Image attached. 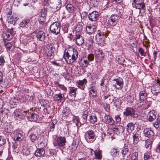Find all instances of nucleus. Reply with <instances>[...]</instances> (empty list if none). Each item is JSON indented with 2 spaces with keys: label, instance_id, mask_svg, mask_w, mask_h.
I'll list each match as a JSON object with an SVG mask.
<instances>
[{
  "label": "nucleus",
  "instance_id": "nucleus-28",
  "mask_svg": "<svg viewBox=\"0 0 160 160\" xmlns=\"http://www.w3.org/2000/svg\"><path fill=\"white\" fill-rule=\"evenodd\" d=\"M134 129V124L132 122H130L127 125V130L129 132H131Z\"/></svg>",
  "mask_w": 160,
  "mask_h": 160
},
{
  "label": "nucleus",
  "instance_id": "nucleus-62",
  "mask_svg": "<svg viewBox=\"0 0 160 160\" xmlns=\"http://www.w3.org/2000/svg\"><path fill=\"white\" fill-rule=\"evenodd\" d=\"M59 88L63 91L66 92L67 91V88L63 85H60Z\"/></svg>",
  "mask_w": 160,
  "mask_h": 160
},
{
  "label": "nucleus",
  "instance_id": "nucleus-15",
  "mask_svg": "<svg viewBox=\"0 0 160 160\" xmlns=\"http://www.w3.org/2000/svg\"><path fill=\"white\" fill-rule=\"evenodd\" d=\"M105 123L110 125H114L115 123L112 118L108 115H106L104 117Z\"/></svg>",
  "mask_w": 160,
  "mask_h": 160
},
{
  "label": "nucleus",
  "instance_id": "nucleus-34",
  "mask_svg": "<svg viewBox=\"0 0 160 160\" xmlns=\"http://www.w3.org/2000/svg\"><path fill=\"white\" fill-rule=\"evenodd\" d=\"M90 92L92 95L93 97H95L97 95V90L95 87L94 86H92L90 88Z\"/></svg>",
  "mask_w": 160,
  "mask_h": 160
},
{
  "label": "nucleus",
  "instance_id": "nucleus-16",
  "mask_svg": "<svg viewBox=\"0 0 160 160\" xmlns=\"http://www.w3.org/2000/svg\"><path fill=\"white\" fill-rule=\"evenodd\" d=\"M26 115L27 116L28 119L30 121H35L38 118V116L36 114L34 113L28 112L26 114Z\"/></svg>",
  "mask_w": 160,
  "mask_h": 160
},
{
  "label": "nucleus",
  "instance_id": "nucleus-26",
  "mask_svg": "<svg viewBox=\"0 0 160 160\" xmlns=\"http://www.w3.org/2000/svg\"><path fill=\"white\" fill-rule=\"evenodd\" d=\"M30 22V20L28 18H26L21 22L20 24V27L22 28L25 27L28 25Z\"/></svg>",
  "mask_w": 160,
  "mask_h": 160
},
{
  "label": "nucleus",
  "instance_id": "nucleus-36",
  "mask_svg": "<svg viewBox=\"0 0 160 160\" xmlns=\"http://www.w3.org/2000/svg\"><path fill=\"white\" fill-rule=\"evenodd\" d=\"M47 49L46 50L54 51L55 50V48L54 47V44L53 43H48L46 46Z\"/></svg>",
  "mask_w": 160,
  "mask_h": 160
},
{
  "label": "nucleus",
  "instance_id": "nucleus-31",
  "mask_svg": "<svg viewBox=\"0 0 160 160\" xmlns=\"http://www.w3.org/2000/svg\"><path fill=\"white\" fill-rule=\"evenodd\" d=\"M97 118L95 115H91L89 116V121L90 123L94 124L97 122Z\"/></svg>",
  "mask_w": 160,
  "mask_h": 160
},
{
  "label": "nucleus",
  "instance_id": "nucleus-35",
  "mask_svg": "<svg viewBox=\"0 0 160 160\" xmlns=\"http://www.w3.org/2000/svg\"><path fill=\"white\" fill-rule=\"evenodd\" d=\"M22 134L19 132H16L15 134L14 140L15 141L20 142L22 140Z\"/></svg>",
  "mask_w": 160,
  "mask_h": 160
},
{
  "label": "nucleus",
  "instance_id": "nucleus-24",
  "mask_svg": "<svg viewBox=\"0 0 160 160\" xmlns=\"http://www.w3.org/2000/svg\"><path fill=\"white\" fill-rule=\"evenodd\" d=\"M79 64L81 67H86L89 65V62L88 60H85L83 58L80 60Z\"/></svg>",
  "mask_w": 160,
  "mask_h": 160
},
{
  "label": "nucleus",
  "instance_id": "nucleus-37",
  "mask_svg": "<svg viewBox=\"0 0 160 160\" xmlns=\"http://www.w3.org/2000/svg\"><path fill=\"white\" fill-rule=\"evenodd\" d=\"M88 3L89 5L92 7H96L98 4L97 0H89Z\"/></svg>",
  "mask_w": 160,
  "mask_h": 160
},
{
  "label": "nucleus",
  "instance_id": "nucleus-11",
  "mask_svg": "<svg viewBox=\"0 0 160 160\" xmlns=\"http://www.w3.org/2000/svg\"><path fill=\"white\" fill-rule=\"evenodd\" d=\"M53 3V8L55 9L54 12L59 10L61 6V0H52Z\"/></svg>",
  "mask_w": 160,
  "mask_h": 160
},
{
  "label": "nucleus",
  "instance_id": "nucleus-14",
  "mask_svg": "<svg viewBox=\"0 0 160 160\" xmlns=\"http://www.w3.org/2000/svg\"><path fill=\"white\" fill-rule=\"evenodd\" d=\"M53 98L55 101L60 102H64L65 100L64 95L61 93L55 94L54 95Z\"/></svg>",
  "mask_w": 160,
  "mask_h": 160
},
{
  "label": "nucleus",
  "instance_id": "nucleus-5",
  "mask_svg": "<svg viewBox=\"0 0 160 160\" xmlns=\"http://www.w3.org/2000/svg\"><path fill=\"white\" fill-rule=\"evenodd\" d=\"M119 18V16L117 14H113L109 18L108 23L111 26H115L117 24Z\"/></svg>",
  "mask_w": 160,
  "mask_h": 160
},
{
  "label": "nucleus",
  "instance_id": "nucleus-23",
  "mask_svg": "<svg viewBox=\"0 0 160 160\" xmlns=\"http://www.w3.org/2000/svg\"><path fill=\"white\" fill-rule=\"evenodd\" d=\"M140 135L138 133L134 134L132 135V139L133 143L134 145L137 144L139 141Z\"/></svg>",
  "mask_w": 160,
  "mask_h": 160
},
{
  "label": "nucleus",
  "instance_id": "nucleus-19",
  "mask_svg": "<svg viewBox=\"0 0 160 160\" xmlns=\"http://www.w3.org/2000/svg\"><path fill=\"white\" fill-rule=\"evenodd\" d=\"M57 142L59 146L63 147L65 145L66 141L64 137L61 136L57 138Z\"/></svg>",
  "mask_w": 160,
  "mask_h": 160
},
{
  "label": "nucleus",
  "instance_id": "nucleus-41",
  "mask_svg": "<svg viewBox=\"0 0 160 160\" xmlns=\"http://www.w3.org/2000/svg\"><path fill=\"white\" fill-rule=\"evenodd\" d=\"M30 140L32 142H34L38 139L37 136L34 134H31L29 136Z\"/></svg>",
  "mask_w": 160,
  "mask_h": 160
},
{
  "label": "nucleus",
  "instance_id": "nucleus-44",
  "mask_svg": "<svg viewBox=\"0 0 160 160\" xmlns=\"http://www.w3.org/2000/svg\"><path fill=\"white\" fill-rule=\"evenodd\" d=\"M121 100L118 99H115L114 102V104L116 108L119 107L121 105Z\"/></svg>",
  "mask_w": 160,
  "mask_h": 160
},
{
  "label": "nucleus",
  "instance_id": "nucleus-9",
  "mask_svg": "<svg viewBox=\"0 0 160 160\" xmlns=\"http://www.w3.org/2000/svg\"><path fill=\"white\" fill-rule=\"evenodd\" d=\"M77 88L74 87H69V97H70L71 99H75L77 94Z\"/></svg>",
  "mask_w": 160,
  "mask_h": 160
},
{
  "label": "nucleus",
  "instance_id": "nucleus-12",
  "mask_svg": "<svg viewBox=\"0 0 160 160\" xmlns=\"http://www.w3.org/2000/svg\"><path fill=\"white\" fill-rule=\"evenodd\" d=\"M74 40H75L76 43L78 45H81L84 42L83 37L79 33L76 34Z\"/></svg>",
  "mask_w": 160,
  "mask_h": 160
},
{
  "label": "nucleus",
  "instance_id": "nucleus-7",
  "mask_svg": "<svg viewBox=\"0 0 160 160\" xmlns=\"http://www.w3.org/2000/svg\"><path fill=\"white\" fill-rule=\"evenodd\" d=\"M37 39L39 41L43 42L46 37V34L42 30H36L34 31Z\"/></svg>",
  "mask_w": 160,
  "mask_h": 160
},
{
  "label": "nucleus",
  "instance_id": "nucleus-43",
  "mask_svg": "<svg viewBox=\"0 0 160 160\" xmlns=\"http://www.w3.org/2000/svg\"><path fill=\"white\" fill-rule=\"evenodd\" d=\"M138 152H135L132 154L131 159V160H138Z\"/></svg>",
  "mask_w": 160,
  "mask_h": 160
},
{
  "label": "nucleus",
  "instance_id": "nucleus-56",
  "mask_svg": "<svg viewBox=\"0 0 160 160\" xmlns=\"http://www.w3.org/2000/svg\"><path fill=\"white\" fill-rule=\"evenodd\" d=\"M94 59V56L93 54H89L88 56V60L92 61Z\"/></svg>",
  "mask_w": 160,
  "mask_h": 160
},
{
  "label": "nucleus",
  "instance_id": "nucleus-10",
  "mask_svg": "<svg viewBox=\"0 0 160 160\" xmlns=\"http://www.w3.org/2000/svg\"><path fill=\"white\" fill-rule=\"evenodd\" d=\"M143 132L144 136L145 137L149 138H151L153 136L154 134L153 131L149 128H146L144 129Z\"/></svg>",
  "mask_w": 160,
  "mask_h": 160
},
{
  "label": "nucleus",
  "instance_id": "nucleus-30",
  "mask_svg": "<svg viewBox=\"0 0 160 160\" xmlns=\"http://www.w3.org/2000/svg\"><path fill=\"white\" fill-rule=\"evenodd\" d=\"M3 36L4 40H5L8 41L11 40L13 37V35L11 34L8 32L4 33Z\"/></svg>",
  "mask_w": 160,
  "mask_h": 160
},
{
  "label": "nucleus",
  "instance_id": "nucleus-8",
  "mask_svg": "<svg viewBox=\"0 0 160 160\" xmlns=\"http://www.w3.org/2000/svg\"><path fill=\"white\" fill-rule=\"evenodd\" d=\"M113 85L116 89H121L123 86V82L122 80L119 79H114L113 80Z\"/></svg>",
  "mask_w": 160,
  "mask_h": 160
},
{
  "label": "nucleus",
  "instance_id": "nucleus-29",
  "mask_svg": "<svg viewBox=\"0 0 160 160\" xmlns=\"http://www.w3.org/2000/svg\"><path fill=\"white\" fill-rule=\"evenodd\" d=\"M27 112V111H25L22 110L16 109L14 111V113L16 117H19L22 115L23 112L26 113Z\"/></svg>",
  "mask_w": 160,
  "mask_h": 160
},
{
  "label": "nucleus",
  "instance_id": "nucleus-4",
  "mask_svg": "<svg viewBox=\"0 0 160 160\" xmlns=\"http://www.w3.org/2000/svg\"><path fill=\"white\" fill-rule=\"evenodd\" d=\"M123 114L126 117L130 116L132 118H137L138 114L135 113V110L132 108L127 107L123 112Z\"/></svg>",
  "mask_w": 160,
  "mask_h": 160
},
{
  "label": "nucleus",
  "instance_id": "nucleus-57",
  "mask_svg": "<svg viewBox=\"0 0 160 160\" xmlns=\"http://www.w3.org/2000/svg\"><path fill=\"white\" fill-rule=\"evenodd\" d=\"M82 30V27L80 25H77L76 27V32H79L81 31Z\"/></svg>",
  "mask_w": 160,
  "mask_h": 160
},
{
  "label": "nucleus",
  "instance_id": "nucleus-52",
  "mask_svg": "<svg viewBox=\"0 0 160 160\" xmlns=\"http://www.w3.org/2000/svg\"><path fill=\"white\" fill-rule=\"evenodd\" d=\"M107 133L108 135H111L113 133L114 134V128H108L107 130Z\"/></svg>",
  "mask_w": 160,
  "mask_h": 160
},
{
  "label": "nucleus",
  "instance_id": "nucleus-13",
  "mask_svg": "<svg viewBox=\"0 0 160 160\" xmlns=\"http://www.w3.org/2000/svg\"><path fill=\"white\" fill-rule=\"evenodd\" d=\"M114 134L117 135H122L123 133L124 130L122 126L118 125L114 127Z\"/></svg>",
  "mask_w": 160,
  "mask_h": 160
},
{
  "label": "nucleus",
  "instance_id": "nucleus-40",
  "mask_svg": "<svg viewBox=\"0 0 160 160\" xmlns=\"http://www.w3.org/2000/svg\"><path fill=\"white\" fill-rule=\"evenodd\" d=\"M47 8H44L42 9L41 12V17L44 19L47 13Z\"/></svg>",
  "mask_w": 160,
  "mask_h": 160
},
{
  "label": "nucleus",
  "instance_id": "nucleus-39",
  "mask_svg": "<svg viewBox=\"0 0 160 160\" xmlns=\"http://www.w3.org/2000/svg\"><path fill=\"white\" fill-rule=\"evenodd\" d=\"M54 51L46 50L45 53L47 56L50 58H52L53 56V53Z\"/></svg>",
  "mask_w": 160,
  "mask_h": 160
},
{
  "label": "nucleus",
  "instance_id": "nucleus-17",
  "mask_svg": "<svg viewBox=\"0 0 160 160\" xmlns=\"http://www.w3.org/2000/svg\"><path fill=\"white\" fill-rule=\"evenodd\" d=\"M156 113L154 110L150 111L148 114V119L150 122L153 121L156 118Z\"/></svg>",
  "mask_w": 160,
  "mask_h": 160
},
{
  "label": "nucleus",
  "instance_id": "nucleus-25",
  "mask_svg": "<svg viewBox=\"0 0 160 160\" xmlns=\"http://www.w3.org/2000/svg\"><path fill=\"white\" fill-rule=\"evenodd\" d=\"M111 154L113 157H116L119 155V152L117 148H114L111 150Z\"/></svg>",
  "mask_w": 160,
  "mask_h": 160
},
{
  "label": "nucleus",
  "instance_id": "nucleus-48",
  "mask_svg": "<svg viewBox=\"0 0 160 160\" xmlns=\"http://www.w3.org/2000/svg\"><path fill=\"white\" fill-rule=\"evenodd\" d=\"M136 4L137 5V7L138 8V9H140L141 8H145V4L143 2H141L140 3H137V2H135Z\"/></svg>",
  "mask_w": 160,
  "mask_h": 160
},
{
  "label": "nucleus",
  "instance_id": "nucleus-50",
  "mask_svg": "<svg viewBox=\"0 0 160 160\" xmlns=\"http://www.w3.org/2000/svg\"><path fill=\"white\" fill-rule=\"evenodd\" d=\"M5 57L3 55L0 56V66H3L5 62Z\"/></svg>",
  "mask_w": 160,
  "mask_h": 160
},
{
  "label": "nucleus",
  "instance_id": "nucleus-49",
  "mask_svg": "<svg viewBox=\"0 0 160 160\" xmlns=\"http://www.w3.org/2000/svg\"><path fill=\"white\" fill-rule=\"evenodd\" d=\"M96 158L98 159H101V152L99 151H96L94 152Z\"/></svg>",
  "mask_w": 160,
  "mask_h": 160
},
{
  "label": "nucleus",
  "instance_id": "nucleus-51",
  "mask_svg": "<svg viewBox=\"0 0 160 160\" xmlns=\"http://www.w3.org/2000/svg\"><path fill=\"white\" fill-rule=\"evenodd\" d=\"M22 151L23 154L25 155L26 156L29 155L30 153L29 150L27 148H23Z\"/></svg>",
  "mask_w": 160,
  "mask_h": 160
},
{
  "label": "nucleus",
  "instance_id": "nucleus-46",
  "mask_svg": "<svg viewBox=\"0 0 160 160\" xmlns=\"http://www.w3.org/2000/svg\"><path fill=\"white\" fill-rule=\"evenodd\" d=\"M88 112L87 110H85L83 112L82 115V118L84 120V121L86 122L88 116Z\"/></svg>",
  "mask_w": 160,
  "mask_h": 160
},
{
  "label": "nucleus",
  "instance_id": "nucleus-42",
  "mask_svg": "<svg viewBox=\"0 0 160 160\" xmlns=\"http://www.w3.org/2000/svg\"><path fill=\"white\" fill-rule=\"evenodd\" d=\"M145 147L146 148H149V147L151 148L152 146V141L149 139H148L145 141Z\"/></svg>",
  "mask_w": 160,
  "mask_h": 160
},
{
  "label": "nucleus",
  "instance_id": "nucleus-47",
  "mask_svg": "<svg viewBox=\"0 0 160 160\" xmlns=\"http://www.w3.org/2000/svg\"><path fill=\"white\" fill-rule=\"evenodd\" d=\"M6 143V140L3 137L0 136V147L2 146Z\"/></svg>",
  "mask_w": 160,
  "mask_h": 160
},
{
  "label": "nucleus",
  "instance_id": "nucleus-18",
  "mask_svg": "<svg viewBox=\"0 0 160 160\" xmlns=\"http://www.w3.org/2000/svg\"><path fill=\"white\" fill-rule=\"evenodd\" d=\"M105 56V54L102 51H98L95 57L96 59H97L100 61H102L104 59Z\"/></svg>",
  "mask_w": 160,
  "mask_h": 160
},
{
  "label": "nucleus",
  "instance_id": "nucleus-45",
  "mask_svg": "<svg viewBox=\"0 0 160 160\" xmlns=\"http://www.w3.org/2000/svg\"><path fill=\"white\" fill-rule=\"evenodd\" d=\"M146 104V102L144 100H139V102L138 103V106L142 107L143 108L145 105Z\"/></svg>",
  "mask_w": 160,
  "mask_h": 160
},
{
  "label": "nucleus",
  "instance_id": "nucleus-33",
  "mask_svg": "<svg viewBox=\"0 0 160 160\" xmlns=\"http://www.w3.org/2000/svg\"><path fill=\"white\" fill-rule=\"evenodd\" d=\"M147 96V94L145 90H143L140 92L139 93V100H144Z\"/></svg>",
  "mask_w": 160,
  "mask_h": 160
},
{
  "label": "nucleus",
  "instance_id": "nucleus-55",
  "mask_svg": "<svg viewBox=\"0 0 160 160\" xmlns=\"http://www.w3.org/2000/svg\"><path fill=\"white\" fill-rule=\"evenodd\" d=\"M96 40L98 44H101L103 42V40L102 37L97 38L95 37Z\"/></svg>",
  "mask_w": 160,
  "mask_h": 160
},
{
  "label": "nucleus",
  "instance_id": "nucleus-6",
  "mask_svg": "<svg viewBox=\"0 0 160 160\" xmlns=\"http://www.w3.org/2000/svg\"><path fill=\"white\" fill-rule=\"evenodd\" d=\"M99 16L98 13L96 11H93L89 13L88 15L89 20L93 22V25L94 26L97 25V21L98 19Z\"/></svg>",
  "mask_w": 160,
  "mask_h": 160
},
{
  "label": "nucleus",
  "instance_id": "nucleus-61",
  "mask_svg": "<svg viewBox=\"0 0 160 160\" xmlns=\"http://www.w3.org/2000/svg\"><path fill=\"white\" fill-rule=\"evenodd\" d=\"M138 51L141 55L144 56H145V55H144V51L142 48H139Z\"/></svg>",
  "mask_w": 160,
  "mask_h": 160
},
{
  "label": "nucleus",
  "instance_id": "nucleus-59",
  "mask_svg": "<svg viewBox=\"0 0 160 160\" xmlns=\"http://www.w3.org/2000/svg\"><path fill=\"white\" fill-rule=\"evenodd\" d=\"M115 118L116 122H119L121 121V118L120 117V116L119 115H117V116H115Z\"/></svg>",
  "mask_w": 160,
  "mask_h": 160
},
{
  "label": "nucleus",
  "instance_id": "nucleus-3",
  "mask_svg": "<svg viewBox=\"0 0 160 160\" xmlns=\"http://www.w3.org/2000/svg\"><path fill=\"white\" fill-rule=\"evenodd\" d=\"M95 135L93 131L89 130L85 134V137L87 141L90 143L92 142L95 140Z\"/></svg>",
  "mask_w": 160,
  "mask_h": 160
},
{
  "label": "nucleus",
  "instance_id": "nucleus-22",
  "mask_svg": "<svg viewBox=\"0 0 160 160\" xmlns=\"http://www.w3.org/2000/svg\"><path fill=\"white\" fill-rule=\"evenodd\" d=\"M4 44L8 51H12L14 50L12 45L9 42L4 40L3 41Z\"/></svg>",
  "mask_w": 160,
  "mask_h": 160
},
{
  "label": "nucleus",
  "instance_id": "nucleus-32",
  "mask_svg": "<svg viewBox=\"0 0 160 160\" xmlns=\"http://www.w3.org/2000/svg\"><path fill=\"white\" fill-rule=\"evenodd\" d=\"M128 152L129 149L128 148V146H124L122 148V151L121 152V153L123 156V157H125V155L128 153Z\"/></svg>",
  "mask_w": 160,
  "mask_h": 160
},
{
  "label": "nucleus",
  "instance_id": "nucleus-60",
  "mask_svg": "<svg viewBox=\"0 0 160 160\" xmlns=\"http://www.w3.org/2000/svg\"><path fill=\"white\" fill-rule=\"evenodd\" d=\"M7 32L13 35V34L14 33V32L13 31V28H11L10 29L8 28L7 30Z\"/></svg>",
  "mask_w": 160,
  "mask_h": 160
},
{
  "label": "nucleus",
  "instance_id": "nucleus-53",
  "mask_svg": "<svg viewBox=\"0 0 160 160\" xmlns=\"http://www.w3.org/2000/svg\"><path fill=\"white\" fill-rule=\"evenodd\" d=\"M160 123V118L158 117L157 118L156 121L155 122L153 123L154 126L156 128H157L158 127V125Z\"/></svg>",
  "mask_w": 160,
  "mask_h": 160
},
{
  "label": "nucleus",
  "instance_id": "nucleus-2",
  "mask_svg": "<svg viewBox=\"0 0 160 160\" xmlns=\"http://www.w3.org/2000/svg\"><path fill=\"white\" fill-rule=\"evenodd\" d=\"M49 29L52 33L55 35L58 34L60 31V23L58 22H53L50 26Z\"/></svg>",
  "mask_w": 160,
  "mask_h": 160
},
{
  "label": "nucleus",
  "instance_id": "nucleus-20",
  "mask_svg": "<svg viewBox=\"0 0 160 160\" xmlns=\"http://www.w3.org/2000/svg\"><path fill=\"white\" fill-rule=\"evenodd\" d=\"M45 153V151L43 148H38L36 151L34 155L37 157H40L43 156Z\"/></svg>",
  "mask_w": 160,
  "mask_h": 160
},
{
  "label": "nucleus",
  "instance_id": "nucleus-54",
  "mask_svg": "<svg viewBox=\"0 0 160 160\" xmlns=\"http://www.w3.org/2000/svg\"><path fill=\"white\" fill-rule=\"evenodd\" d=\"M55 124H54L53 122H52L49 128V131L51 132H52L54 131V129L55 128Z\"/></svg>",
  "mask_w": 160,
  "mask_h": 160
},
{
  "label": "nucleus",
  "instance_id": "nucleus-58",
  "mask_svg": "<svg viewBox=\"0 0 160 160\" xmlns=\"http://www.w3.org/2000/svg\"><path fill=\"white\" fill-rule=\"evenodd\" d=\"M64 32L65 33L67 32L68 30V26L67 25H63L62 27Z\"/></svg>",
  "mask_w": 160,
  "mask_h": 160
},
{
  "label": "nucleus",
  "instance_id": "nucleus-38",
  "mask_svg": "<svg viewBox=\"0 0 160 160\" xmlns=\"http://www.w3.org/2000/svg\"><path fill=\"white\" fill-rule=\"evenodd\" d=\"M66 9L70 13H72L74 11V7L71 4H68L66 7Z\"/></svg>",
  "mask_w": 160,
  "mask_h": 160
},
{
  "label": "nucleus",
  "instance_id": "nucleus-21",
  "mask_svg": "<svg viewBox=\"0 0 160 160\" xmlns=\"http://www.w3.org/2000/svg\"><path fill=\"white\" fill-rule=\"evenodd\" d=\"M87 83V80L85 78H84L82 80H79L77 83L79 88L82 90H84L85 87V84Z\"/></svg>",
  "mask_w": 160,
  "mask_h": 160
},
{
  "label": "nucleus",
  "instance_id": "nucleus-64",
  "mask_svg": "<svg viewBox=\"0 0 160 160\" xmlns=\"http://www.w3.org/2000/svg\"><path fill=\"white\" fill-rule=\"evenodd\" d=\"M156 151L158 152H160V142L158 143L156 148Z\"/></svg>",
  "mask_w": 160,
  "mask_h": 160
},
{
  "label": "nucleus",
  "instance_id": "nucleus-63",
  "mask_svg": "<svg viewBox=\"0 0 160 160\" xmlns=\"http://www.w3.org/2000/svg\"><path fill=\"white\" fill-rule=\"evenodd\" d=\"M16 141H14V142H13L12 148L13 149H16L18 147V143L16 142Z\"/></svg>",
  "mask_w": 160,
  "mask_h": 160
},
{
  "label": "nucleus",
  "instance_id": "nucleus-1",
  "mask_svg": "<svg viewBox=\"0 0 160 160\" xmlns=\"http://www.w3.org/2000/svg\"><path fill=\"white\" fill-rule=\"evenodd\" d=\"M63 58L67 63L71 64L77 59L78 52L74 48H68L64 51Z\"/></svg>",
  "mask_w": 160,
  "mask_h": 160
},
{
  "label": "nucleus",
  "instance_id": "nucleus-27",
  "mask_svg": "<svg viewBox=\"0 0 160 160\" xmlns=\"http://www.w3.org/2000/svg\"><path fill=\"white\" fill-rule=\"evenodd\" d=\"M79 144L78 140L77 139L74 140L72 142L71 148L72 151H76L77 148Z\"/></svg>",
  "mask_w": 160,
  "mask_h": 160
}]
</instances>
